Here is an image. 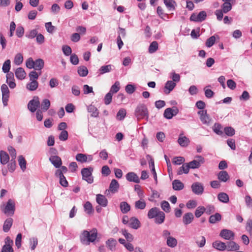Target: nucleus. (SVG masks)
Wrapping results in <instances>:
<instances>
[{"label":"nucleus","mask_w":252,"mask_h":252,"mask_svg":"<svg viewBox=\"0 0 252 252\" xmlns=\"http://www.w3.org/2000/svg\"><path fill=\"white\" fill-rule=\"evenodd\" d=\"M97 235V231L95 228L93 229L90 232L87 230H84L80 236V241L83 245H89L91 242H94Z\"/></svg>","instance_id":"nucleus-1"},{"label":"nucleus","mask_w":252,"mask_h":252,"mask_svg":"<svg viewBox=\"0 0 252 252\" xmlns=\"http://www.w3.org/2000/svg\"><path fill=\"white\" fill-rule=\"evenodd\" d=\"M135 115L137 119L140 120L148 118V111L147 107L143 104H139L135 109Z\"/></svg>","instance_id":"nucleus-2"},{"label":"nucleus","mask_w":252,"mask_h":252,"mask_svg":"<svg viewBox=\"0 0 252 252\" xmlns=\"http://www.w3.org/2000/svg\"><path fill=\"white\" fill-rule=\"evenodd\" d=\"M93 170L92 168L89 167L84 168L81 170L83 180H85L89 184H92L94 181L92 176Z\"/></svg>","instance_id":"nucleus-3"},{"label":"nucleus","mask_w":252,"mask_h":252,"mask_svg":"<svg viewBox=\"0 0 252 252\" xmlns=\"http://www.w3.org/2000/svg\"><path fill=\"white\" fill-rule=\"evenodd\" d=\"M195 158L196 159L193 160L188 163L189 168H198L205 162L204 158L201 156H197Z\"/></svg>","instance_id":"nucleus-4"},{"label":"nucleus","mask_w":252,"mask_h":252,"mask_svg":"<svg viewBox=\"0 0 252 252\" xmlns=\"http://www.w3.org/2000/svg\"><path fill=\"white\" fill-rule=\"evenodd\" d=\"M15 209V206L14 201L9 199L2 211L4 214L12 216L14 213Z\"/></svg>","instance_id":"nucleus-5"},{"label":"nucleus","mask_w":252,"mask_h":252,"mask_svg":"<svg viewBox=\"0 0 252 252\" xmlns=\"http://www.w3.org/2000/svg\"><path fill=\"white\" fill-rule=\"evenodd\" d=\"M1 91L2 95V102L3 105L6 106L7 105V102L9 97V91L7 86L5 84H3L1 86Z\"/></svg>","instance_id":"nucleus-6"},{"label":"nucleus","mask_w":252,"mask_h":252,"mask_svg":"<svg viewBox=\"0 0 252 252\" xmlns=\"http://www.w3.org/2000/svg\"><path fill=\"white\" fill-rule=\"evenodd\" d=\"M5 244L2 247L1 252H14L12 247L13 244V241L9 237H7L5 239Z\"/></svg>","instance_id":"nucleus-7"},{"label":"nucleus","mask_w":252,"mask_h":252,"mask_svg":"<svg viewBox=\"0 0 252 252\" xmlns=\"http://www.w3.org/2000/svg\"><path fill=\"white\" fill-rule=\"evenodd\" d=\"M40 105V102L38 96H34L30 100L28 104V108L32 112H34Z\"/></svg>","instance_id":"nucleus-8"},{"label":"nucleus","mask_w":252,"mask_h":252,"mask_svg":"<svg viewBox=\"0 0 252 252\" xmlns=\"http://www.w3.org/2000/svg\"><path fill=\"white\" fill-rule=\"evenodd\" d=\"M220 236L225 240H233L234 238L235 234L234 232L230 230L223 229L221 230Z\"/></svg>","instance_id":"nucleus-9"},{"label":"nucleus","mask_w":252,"mask_h":252,"mask_svg":"<svg viewBox=\"0 0 252 252\" xmlns=\"http://www.w3.org/2000/svg\"><path fill=\"white\" fill-rule=\"evenodd\" d=\"M178 112V109L176 107L168 108L165 110L163 115L165 118L171 119L174 116L176 115Z\"/></svg>","instance_id":"nucleus-10"},{"label":"nucleus","mask_w":252,"mask_h":252,"mask_svg":"<svg viewBox=\"0 0 252 252\" xmlns=\"http://www.w3.org/2000/svg\"><path fill=\"white\" fill-rule=\"evenodd\" d=\"M191 189L192 192L197 195L202 194L204 191L203 185L199 182H195L191 185Z\"/></svg>","instance_id":"nucleus-11"},{"label":"nucleus","mask_w":252,"mask_h":252,"mask_svg":"<svg viewBox=\"0 0 252 252\" xmlns=\"http://www.w3.org/2000/svg\"><path fill=\"white\" fill-rule=\"evenodd\" d=\"M198 114L200 115V119L203 124L209 125L210 124L211 119L207 114L206 110H200L198 112Z\"/></svg>","instance_id":"nucleus-12"},{"label":"nucleus","mask_w":252,"mask_h":252,"mask_svg":"<svg viewBox=\"0 0 252 252\" xmlns=\"http://www.w3.org/2000/svg\"><path fill=\"white\" fill-rule=\"evenodd\" d=\"M226 249L228 251L236 252L240 249L239 245L233 241L230 240L226 243Z\"/></svg>","instance_id":"nucleus-13"},{"label":"nucleus","mask_w":252,"mask_h":252,"mask_svg":"<svg viewBox=\"0 0 252 252\" xmlns=\"http://www.w3.org/2000/svg\"><path fill=\"white\" fill-rule=\"evenodd\" d=\"M49 160L56 168L60 167L62 164L61 158L57 156H51Z\"/></svg>","instance_id":"nucleus-14"},{"label":"nucleus","mask_w":252,"mask_h":252,"mask_svg":"<svg viewBox=\"0 0 252 252\" xmlns=\"http://www.w3.org/2000/svg\"><path fill=\"white\" fill-rule=\"evenodd\" d=\"M119 188V184L115 179H113L109 186V190H106V192L111 191L114 193L118 191Z\"/></svg>","instance_id":"nucleus-15"},{"label":"nucleus","mask_w":252,"mask_h":252,"mask_svg":"<svg viewBox=\"0 0 252 252\" xmlns=\"http://www.w3.org/2000/svg\"><path fill=\"white\" fill-rule=\"evenodd\" d=\"M193 219L194 216L192 213H187L183 217V222L185 225H187L191 223Z\"/></svg>","instance_id":"nucleus-16"},{"label":"nucleus","mask_w":252,"mask_h":252,"mask_svg":"<svg viewBox=\"0 0 252 252\" xmlns=\"http://www.w3.org/2000/svg\"><path fill=\"white\" fill-rule=\"evenodd\" d=\"M128 226L134 229H137L140 227V222L136 218L132 217L129 220Z\"/></svg>","instance_id":"nucleus-17"},{"label":"nucleus","mask_w":252,"mask_h":252,"mask_svg":"<svg viewBox=\"0 0 252 252\" xmlns=\"http://www.w3.org/2000/svg\"><path fill=\"white\" fill-rule=\"evenodd\" d=\"M176 85V83L172 81H167L165 83L164 86V93L166 94H169L175 87Z\"/></svg>","instance_id":"nucleus-18"},{"label":"nucleus","mask_w":252,"mask_h":252,"mask_svg":"<svg viewBox=\"0 0 252 252\" xmlns=\"http://www.w3.org/2000/svg\"><path fill=\"white\" fill-rule=\"evenodd\" d=\"M96 200L97 203L102 207H105L107 205L108 200L105 196L102 194H97Z\"/></svg>","instance_id":"nucleus-19"},{"label":"nucleus","mask_w":252,"mask_h":252,"mask_svg":"<svg viewBox=\"0 0 252 252\" xmlns=\"http://www.w3.org/2000/svg\"><path fill=\"white\" fill-rule=\"evenodd\" d=\"M126 179L129 182H133L136 183H139L140 180L138 176L134 172H131L126 175Z\"/></svg>","instance_id":"nucleus-20"},{"label":"nucleus","mask_w":252,"mask_h":252,"mask_svg":"<svg viewBox=\"0 0 252 252\" xmlns=\"http://www.w3.org/2000/svg\"><path fill=\"white\" fill-rule=\"evenodd\" d=\"M178 142L182 147H187L189 143V140L183 134H180L178 139Z\"/></svg>","instance_id":"nucleus-21"},{"label":"nucleus","mask_w":252,"mask_h":252,"mask_svg":"<svg viewBox=\"0 0 252 252\" xmlns=\"http://www.w3.org/2000/svg\"><path fill=\"white\" fill-rule=\"evenodd\" d=\"M213 246L218 250L223 251L226 250V243L220 241H216L213 243Z\"/></svg>","instance_id":"nucleus-22"},{"label":"nucleus","mask_w":252,"mask_h":252,"mask_svg":"<svg viewBox=\"0 0 252 252\" xmlns=\"http://www.w3.org/2000/svg\"><path fill=\"white\" fill-rule=\"evenodd\" d=\"M9 157L6 152L3 151H0V162L1 164L5 165L8 162Z\"/></svg>","instance_id":"nucleus-23"},{"label":"nucleus","mask_w":252,"mask_h":252,"mask_svg":"<svg viewBox=\"0 0 252 252\" xmlns=\"http://www.w3.org/2000/svg\"><path fill=\"white\" fill-rule=\"evenodd\" d=\"M163 2L167 8L170 11H174L175 9L176 2L174 0H163Z\"/></svg>","instance_id":"nucleus-24"},{"label":"nucleus","mask_w":252,"mask_h":252,"mask_svg":"<svg viewBox=\"0 0 252 252\" xmlns=\"http://www.w3.org/2000/svg\"><path fill=\"white\" fill-rule=\"evenodd\" d=\"M221 219V215L219 213H216L214 215L210 216L209 219V222L210 223L214 224L220 221Z\"/></svg>","instance_id":"nucleus-25"},{"label":"nucleus","mask_w":252,"mask_h":252,"mask_svg":"<svg viewBox=\"0 0 252 252\" xmlns=\"http://www.w3.org/2000/svg\"><path fill=\"white\" fill-rule=\"evenodd\" d=\"M16 77L20 80L24 79L26 76V73L24 69L22 67L18 68L15 71Z\"/></svg>","instance_id":"nucleus-26"},{"label":"nucleus","mask_w":252,"mask_h":252,"mask_svg":"<svg viewBox=\"0 0 252 252\" xmlns=\"http://www.w3.org/2000/svg\"><path fill=\"white\" fill-rule=\"evenodd\" d=\"M173 189L175 190H180L183 189L184 185L179 180H175L172 182Z\"/></svg>","instance_id":"nucleus-27"},{"label":"nucleus","mask_w":252,"mask_h":252,"mask_svg":"<svg viewBox=\"0 0 252 252\" xmlns=\"http://www.w3.org/2000/svg\"><path fill=\"white\" fill-rule=\"evenodd\" d=\"M112 70V65L108 64L103 65L100 67L98 70L99 75H102L104 73L110 72Z\"/></svg>","instance_id":"nucleus-28"},{"label":"nucleus","mask_w":252,"mask_h":252,"mask_svg":"<svg viewBox=\"0 0 252 252\" xmlns=\"http://www.w3.org/2000/svg\"><path fill=\"white\" fill-rule=\"evenodd\" d=\"M159 211L160 210L157 207L152 208L148 213V217L150 219L155 218Z\"/></svg>","instance_id":"nucleus-29"},{"label":"nucleus","mask_w":252,"mask_h":252,"mask_svg":"<svg viewBox=\"0 0 252 252\" xmlns=\"http://www.w3.org/2000/svg\"><path fill=\"white\" fill-rule=\"evenodd\" d=\"M116 244L117 241L114 238H110L106 242L107 247L111 251H113L115 250Z\"/></svg>","instance_id":"nucleus-30"},{"label":"nucleus","mask_w":252,"mask_h":252,"mask_svg":"<svg viewBox=\"0 0 252 252\" xmlns=\"http://www.w3.org/2000/svg\"><path fill=\"white\" fill-rule=\"evenodd\" d=\"M34 69L36 70H41L44 67V62L42 59H38L34 61Z\"/></svg>","instance_id":"nucleus-31"},{"label":"nucleus","mask_w":252,"mask_h":252,"mask_svg":"<svg viewBox=\"0 0 252 252\" xmlns=\"http://www.w3.org/2000/svg\"><path fill=\"white\" fill-rule=\"evenodd\" d=\"M164 219L165 214L162 211H160L155 218V222L158 224H161L164 222Z\"/></svg>","instance_id":"nucleus-32"},{"label":"nucleus","mask_w":252,"mask_h":252,"mask_svg":"<svg viewBox=\"0 0 252 252\" xmlns=\"http://www.w3.org/2000/svg\"><path fill=\"white\" fill-rule=\"evenodd\" d=\"M229 178V176L226 171H221L218 174V179L223 182H226Z\"/></svg>","instance_id":"nucleus-33"},{"label":"nucleus","mask_w":252,"mask_h":252,"mask_svg":"<svg viewBox=\"0 0 252 252\" xmlns=\"http://www.w3.org/2000/svg\"><path fill=\"white\" fill-rule=\"evenodd\" d=\"M120 207L123 214L127 213L130 209V205L125 201L120 203Z\"/></svg>","instance_id":"nucleus-34"},{"label":"nucleus","mask_w":252,"mask_h":252,"mask_svg":"<svg viewBox=\"0 0 252 252\" xmlns=\"http://www.w3.org/2000/svg\"><path fill=\"white\" fill-rule=\"evenodd\" d=\"M218 199L221 202L228 203L229 200L228 195L224 192H220L218 195Z\"/></svg>","instance_id":"nucleus-35"},{"label":"nucleus","mask_w":252,"mask_h":252,"mask_svg":"<svg viewBox=\"0 0 252 252\" xmlns=\"http://www.w3.org/2000/svg\"><path fill=\"white\" fill-rule=\"evenodd\" d=\"M38 86V83L37 81H31V82L27 84V88L31 91H33L37 89Z\"/></svg>","instance_id":"nucleus-36"},{"label":"nucleus","mask_w":252,"mask_h":252,"mask_svg":"<svg viewBox=\"0 0 252 252\" xmlns=\"http://www.w3.org/2000/svg\"><path fill=\"white\" fill-rule=\"evenodd\" d=\"M12 222L13 220L11 218H8L5 220L3 226V230L4 232H6L9 231L12 226Z\"/></svg>","instance_id":"nucleus-37"},{"label":"nucleus","mask_w":252,"mask_h":252,"mask_svg":"<svg viewBox=\"0 0 252 252\" xmlns=\"http://www.w3.org/2000/svg\"><path fill=\"white\" fill-rule=\"evenodd\" d=\"M88 111L91 113V116L94 117H97L98 116L99 112L97 109L94 105H90L88 107Z\"/></svg>","instance_id":"nucleus-38"},{"label":"nucleus","mask_w":252,"mask_h":252,"mask_svg":"<svg viewBox=\"0 0 252 252\" xmlns=\"http://www.w3.org/2000/svg\"><path fill=\"white\" fill-rule=\"evenodd\" d=\"M189 168L188 164H184L179 168L177 174L178 175H182L183 173L188 174L189 172Z\"/></svg>","instance_id":"nucleus-39"},{"label":"nucleus","mask_w":252,"mask_h":252,"mask_svg":"<svg viewBox=\"0 0 252 252\" xmlns=\"http://www.w3.org/2000/svg\"><path fill=\"white\" fill-rule=\"evenodd\" d=\"M121 233L125 236L127 241L129 242H131L133 240V235L128 233L127 230L125 229H123L121 230Z\"/></svg>","instance_id":"nucleus-40"},{"label":"nucleus","mask_w":252,"mask_h":252,"mask_svg":"<svg viewBox=\"0 0 252 252\" xmlns=\"http://www.w3.org/2000/svg\"><path fill=\"white\" fill-rule=\"evenodd\" d=\"M19 164L21 170L24 171L26 169V161L23 156H20L18 157Z\"/></svg>","instance_id":"nucleus-41"},{"label":"nucleus","mask_w":252,"mask_h":252,"mask_svg":"<svg viewBox=\"0 0 252 252\" xmlns=\"http://www.w3.org/2000/svg\"><path fill=\"white\" fill-rule=\"evenodd\" d=\"M78 73L80 76L85 77L88 74V70L86 66H81L78 68Z\"/></svg>","instance_id":"nucleus-42"},{"label":"nucleus","mask_w":252,"mask_h":252,"mask_svg":"<svg viewBox=\"0 0 252 252\" xmlns=\"http://www.w3.org/2000/svg\"><path fill=\"white\" fill-rule=\"evenodd\" d=\"M75 158L77 161L81 163H84L88 161L87 156L83 154H77Z\"/></svg>","instance_id":"nucleus-43"},{"label":"nucleus","mask_w":252,"mask_h":252,"mask_svg":"<svg viewBox=\"0 0 252 252\" xmlns=\"http://www.w3.org/2000/svg\"><path fill=\"white\" fill-rule=\"evenodd\" d=\"M166 240V244L168 247L174 248L177 246V241L175 238L171 237Z\"/></svg>","instance_id":"nucleus-44"},{"label":"nucleus","mask_w":252,"mask_h":252,"mask_svg":"<svg viewBox=\"0 0 252 252\" xmlns=\"http://www.w3.org/2000/svg\"><path fill=\"white\" fill-rule=\"evenodd\" d=\"M50 106V101L48 99H44L43 100L41 104V108L44 111H46Z\"/></svg>","instance_id":"nucleus-45"},{"label":"nucleus","mask_w":252,"mask_h":252,"mask_svg":"<svg viewBox=\"0 0 252 252\" xmlns=\"http://www.w3.org/2000/svg\"><path fill=\"white\" fill-rule=\"evenodd\" d=\"M221 7L223 13H226L231 10L232 5L230 2H224Z\"/></svg>","instance_id":"nucleus-46"},{"label":"nucleus","mask_w":252,"mask_h":252,"mask_svg":"<svg viewBox=\"0 0 252 252\" xmlns=\"http://www.w3.org/2000/svg\"><path fill=\"white\" fill-rule=\"evenodd\" d=\"M146 206V202L144 200H138L135 202V207L136 209L143 210L145 208Z\"/></svg>","instance_id":"nucleus-47"},{"label":"nucleus","mask_w":252,"mask_h":252,"mask_svg":"<svg viewBox=\"0 0 252 252\" xmlns=\"http://www.w3.org/2000/svg\"><path fill=\"white\" fill-rule=\"evenodd\" d=\"M206 209H205V207L204 206H199L197 208V209L195 210L194 214L195 217L197 218H199L200 216H202V215L203 214V213L205 212Z\"/></svg>","instance_id":"nucleus-48"},{"label":"nucleus","mask_w":252,"mask_h":252,"mask_svg":"<svg viewBox=\"0 0 252 252\" xmlns=\"http://www.w3.org/2000/svg\"><path fill=\"white\" fill-rule=\"evenodd\" d=\"M221 126L219 123H215L213 127V130L218 135H222V131L221 130Z\"/></svg>","instance_id":"nucleus-49"},{"label":"nucleus","mask_w":252,"mask_h":252,"mask_svg":"<svg viewBox=\"0 0 252 252\" xmlns=\"http://www.w3.org/2000/svg\"><path fill=\"white\" fill-rule=\"evenodd\" d=\"M11 62L9 60H7L3 64L2 69L4 73H8L10 69Z\"/></svg>","instance_id":"nucleus-50"},{"label":"nucleus","mask_w":252,"mask_h":252,"mask_svg":"<svg viewBox=\"0 0 252 252\" xmlns=\"http://www.w3.org/2000/svg\"><path fill=\"white\" fill-rule=\"evenodd\" d=\"M158 49V43L157 41L152 42L149 47V52L150 53H155Z\"/></svg>","instance_id":"nucleus-51"},{"label":"nucleus","mask_w":252,"mask_h":252,"mask_svg":"<svg viewBox=\"0 0 252 252\" xmlns=\"http://www.w3.org/2000/svg\"><path fill=\"white\" fill-rule=\"evenodd\" d=\"M120 90V83L118 81L116 82L111 87L109 93L112 94L114 93H117Z\"/></svg>","instance_id":"nucleus-52"},{"label":"nucleus","mask_w":252,"mask_h":252,"mask_svg":"<svg viewBox=\"0 0 252 252\" xmlns=\"http://www.w3.org/2000/svg\"><path fill=\"white\" fill-rule=\"evenodd\" d=\"M37 33V30L33 29L27 32L26 34V37L30 39H32L36 37Z\"/></svg>","instance_id":"nucleus-53"},{"label":"nucleus","mask_w":252,"mask_h":252,"mask_svg":"<svg viewBox=\"0 0 252 252\" xmlns=\"http://www.w3.org/2000/svg\"><path fill=\"white\" fill-rule=\"evenodd\" d=\"M216 41V36L215 35L212 36L209 38H208L206 41V46L207 47H212Z\"/></svg>","instance_id":"nucleus-54"},{"label":"nucleus","mask_w":252,"mask_h":252,"mask_svg":"<svg viewBox=\"0 0 252 252\" xmlns=\"http://www.w3.org/2000/svg\"><path fill=\"white\" fill-rule=\"evenodd\" d=\"M23 61V57L22 55L20 53L17 54L15 56V58H14V63L16 65H19L22 63Z\"/></svg>","instance_id":"nucleus-55"},{"label":"nucleus","mask_w":252,"mask_h":252,"mask_svg":"<svg viewBox=\"0 0 252 252\" xmlns=\"http://www.w3.org/2000/svg\"><path fill=\"white\" fill-rule=\"evenodd\" d=\"M161 207L165 212L168 213L170 211L169 203L166 201H163L161 202Z\"/></svg>","instance_id":"nucleus-56"},{"label":"nucleus","mask_w":252,"mask_h":252,"mask_svg":"<svg viewBox=\"0 0 252 252\" xmlns=\"http://www.w3.org/2000/svg\"><path fill=\"white\" fill-rule=\"evenodd\" d=\"M126 115V110L124 109L119 110L117 114V118L119 120H122L124 119Z\"/></svg>","instance_id":"nucleus-57"},{"label":"nucleus","mask_w":252,"mask_h":252,"mask_svg":"<svg viewBox=\"0 0 252 252\" xmlns=\"http://www.w3.org/2000/svg\"><path fill=\"white\" fill-rule=\"evenodd\" d=\"M8 169L10 172H13L16 168V163L15 159H11L10 162L8 164Z\"/></svg>","instance_id":"nucleus-58"},{"label":"nucleus","mask_w":252,"mask_h":252,"mask_svg":"<svg viewBox=\"0 0 252 252\" xmlns=\"http://www.w3.org/2000/svg\"><path fill=\"white\" fill-rule=\"evenodd\" d=\"M224 131L229 136H232L235 134V130L232 127H225L224 129Z\"/></svg>","instance_id":"nucleus-59"},{"label":"nucleus","mask_w":252,"mask_h":252,"mask_svg":"<svg viewBox=\"0 0 252 252\" xmlns=\"http://www.w3.org/2000/svg\"><path fill=\"white\" fill-rule=\"evenodd\" d=\"M205 209H206L205 212L207 215H210L215 212V207L214 205H208L205 207Z\"/></svg>","instance_id":"nucleus-60"},{"label":"nucleus","mask_w":252,"mask_h":252,"mask_svg":"<svg viewBox=\"0 0 252 252\" xmlns=\"http://www.w3.org/2000/svg\"><path fill=\"white\" fill-rule=\"evenodd\" d=\"M197 201L195 200H190L186 204V206L188 209H193L196 207Z\"/></svg>","instance_id":"nucleus-61"},{"label":"nucleus","mask_w":252,"mask_h":252,"mask_svg":"<svg viewBox=\"0 0 252 252\" xmlns=\"http://www.w3.org/2000/svg\"><path fill=\"white\" fill-rule=\"evenodd\" d=\"M62 50L65 56H69L71 55V49L68 45H63L62 47Z\"/></svg>","instance_id":"nucleus-62"},{"label":"nucleus","mask_w":252,"mask_h":252,"mask_svg":"<svg viewBox=\"0 0 252 252\" xmlns=\"http://www.w3.org/2000/svg\"><path fill=\"white\" fill-rule=\"evenodd\" d=\"M30 81H36L38 79L39 74L35 71H31L29 75Z\"/></svg>","instance_id":"nucleus-63"},{"label":"nucleus","mask_w":252,"mask_h":252,"mask_svg":"<svg viewBox=\"0 0 252 252\" xmlns=\"http://www.w3.org/2000/svg\"><path fill=\"white\" fill-rule=\"evenodd\" d=\"M246 229L251 235H252V220H248L247 221Z\"/></svg>","instance_id":"nucleus-64"}]
</instances>
